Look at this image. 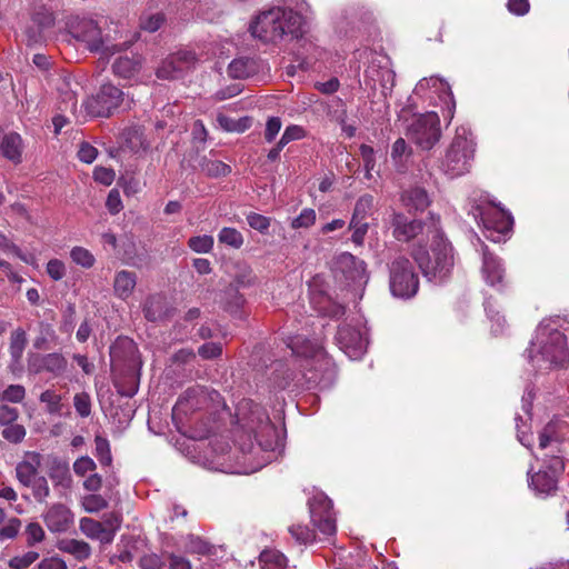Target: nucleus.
I'll use <instances>...</instances> for the list:
<instances>
[{"instance_id": "e2e57ef3", "label": "nucleus", "mask_w": 569, "mask_h": 569, "mask_svg": "<svg viewBox=\"0 0 569 569\" xmlns=\"http://www.w3.org/2000/svg\"><path fill=\"white\" fill-rule=\"evenodd\" d=\"M82 506L87 512L94 513L108 506V501L100 495L91 493L83 498Z\"/></svg>"}, {"instance_id": "cd10ccee", "label": "nucleus", "mask_w": 569, "mask_h": 569, "mask_svg": "<svg viewBox=\"0 0 569 569\" xmlns=\"http://www.w3.org/2000/svg\"><path fill=\"white\" fill-rule=\"evenodd\" d=\"M57 548L63 553L71 555L78 561H86L92 555V549L88 542L73 538L59 540Z\"/></svg>"}, {"instance_id": "6ab92c4d", "label": "nucleus", "mask_w": 569, "mask_h": 569, "mask_svg": "<svg viewBox=\"0 0 569 569\" xmlns=\"http://www.w3.org/2000/svg\"><path fill=\"white\" fill-rule=\"evenodd\" d=\"M197 63L196 53L190 50H178L168 56L157 69V77L160 79H179L194 68Z\"/></svg>"}, {"instance_id": "8fccbe9b", "label": "nucleus", "mask_w": 569, "mask_h": 569, "mask_svg": "<svg viewBox=\"0 0 569 569\" xmlns=\"http://www.w3.org/2000/svg\"><path fill=\"white\" fill-rule=\"evenodd\" d=\"M96 457L102 466H110L112 461L110 443L107 438L102 436H96Z\"/></svg>"}, {"instance_id": "423d86ee", "label": "nucleus", "mask_w": 569, "mask_h": 569, "mask_svg": "<svg viewBox=\"0 0 569 569\" xmlns=\"http://www.w3.org/2000/svg\"><path fill=\"white\" fill-rule=\"evenodd\" d=\"M560 438L557 435V423L549 422L539 435V449H550L546 453L541 468L537 472L528 470L529 488L540 497H548L556 492L558 477L562 472L565 463L560 453Z\"/></svg>"}, {"instance_id": "de8ad7c7", "label": "nucleus", "mask_w": 569, "mask_h": 569, "mask_svg": "<svg viewBox=\"0 0 569 569\" xmlns=\"http://www.w3.org/2000/svg\"><path fill=\"white\" fill-rule=\"evenodd\" d=\"M136 546L131 538L121 540V549L118 553L111 556L110 562L112 565L117 562H130L134 558Z\"/></svg>"}, {"instance_id": "3c124183", "label": "nucleus", "mask_w": 569, "mask_h": 569, "mask_svg": "<svg viewBox=\"0 0 569 569\" xmlns=\"http://www.w3.org/2000/svg\"><path fill=\"white\" fill-rule=\"evenodd\" d=\"M349 229L352 231V243L357 247H362L369 229V223L362 220L350 219Z\"/></svg>"}, {"instance_id": "9b49d317", "label": "nucleus", "mask_w": 569, "mask_h": 569, "mask_svg": "<svg viewBox=\"0 0 569 569\" xmlns=\"http://www.w3.org/2000/svg\"><path fill=\"white\" fill-rule=\"evenodd\" d=\"M413 94L423 101H428L429 104H440L443 118L448 123L451 122L455 116L456 101L451 88L445 79L438 76L422 78L416 84Z\"/></svg>"}, {"instance_id": "5701e85b", "label": "nucleus", "mask_w": 569, "mask_h": 569, "mask_svg": "<svg viewBox=\"0 0 569 569\" xmlns=\"http://www.w3.org/2000/svg\"><path fill=\"white\" fill-rule=\"evenodd\" d=\"M114 527L111 523L106 527L92 518L84 517L80 519L79 529L89 539L98 540L101 543H111L119 527L118 518H114Z\"/></svg>"}, {"instance_id": "412c9836", "label": "nucleus", "mask_w": 569, "mask_h": 569, "mask_svg": "<svg viewBox=\"0 0 569 569\" xmlns=\"http://www.w3.org/2000/svg\"><path fill=\"white\" fill-rule=\"evenodd\" d=\"M41 517L46 527L52 533L67 532L74 522L73 512L66 505L60 502L52 503L48 507Z\"/></svg>"}, {"instance_id": "f257e3e1", "label": "nucleus", "mask_w": 569, "mask_h": 569, "mask_svg": "<svg viewBox=\"0 0 569 569\" xmlns=\"http://www.w3.org/2000/svg\"><path fill=\"white\" fill-rule=\"evenodd\" d=\"M240 430L237 433L238 455L232 460L227 443H214L212 458H204L207 469L226 473L250 475L277 460L284 445L269 415L250 399L241 400L236 411Z\"/></svg>"}, {"instance_id": "49530a36", "label": "nucleus", "mask_w": 569, "mask_h": 569, "mask_svg": "<svg viewBox=\"0 0 569 569\" xmlns=\"http://www.w3.org/2000/svg\"><path fill=\"white\" fill-rule=\"evenodd\" d=\"M30 482L31 485H26L24 487L31 488L34 500L39 503L46 502L50 496V488L47 479L43 476H40Z\"/></svg>"}, {"instance_id": "ddd939ff", "label": "nucleus", "mask_w": 569, "mask_h": 569, "mask_svg": "<svg viewBox=\"0 0 569 569\" xmlns=\"http://www.w3.org/2000/svg\"><path fill=\"white\" fill-rule=\"evenodd\" d=\"M220 402L221 396L218 391L202 386L190 387L179 396L172 409V419L181 422L183 417L198 410L216 409Z\"/></svg>"}, {"instance_id": "1a4fd4ad", "label": "nucleus", "mask_w": 569, "mask_h": 569, "mask_svg": "<svg viewBox=\"0 0 569 569\" xmlns=\"http://www.w3.org/2000/svg\"><path fill=\"white\" fill-rule=\"evenodd\" d=\"M475 152L476 140L470 128L467 126L458 127L441 160V171L451 179L463 176L471 168Z\"/></svg>"}, {"instance_id": "a211bd4d", "label": "nucleus", "mask_w": 569, "mask_h": 569, "mask_svg": "<svg viewBox=\"0 0 569 569\" xmlns=\"http://www.w3.org/2000/svg\"><path fill=\"white\" fill-rule=\"evenodd\" d=\"M310 518L313 526L325 536L332 537L337 532L336 516L332 501L319 491L309 499Z\"/></svg>"}, {"instance_id": "37998d69", "label": "nucleus", "mask_w": 569, "mask_h": 569, "mask_svg": "<svg viewBox=\"0 0 569 569\" xmlns=\"http://www.w3.org/2000/svg\"><path fill=\"white\" fill-rule=\"evenodd\" d=\"M213 246L214 239L210 234L194 236L188 240V247L196 253H209Z\"/></svg>"}, {"instance_id": "69168bd1", "label": "nucleus", "mask_w": 569, "mask_h": 569, "mask_svg": "<svg viewBox=\"0 0 569 569\" xmlns=\"http://www.w3.org/2000/svg\"><path fill=\"white\" fill-rule=\"evenodd\" d=\"M163 22H164V17L162 13H159V12L151 13V14H143L140 18L141 29L149 31V32H154L158 29H160V27L162 26Z\"/></svg>"}, {"instance_id": "393cba45", "label": "nucleus", "mask_w": 569, "mask_h": 569, "mask_svg": "<svg viewBox=\"0 0 569 569\" xmlns=\"http://www.w3.org/2000/svg\"><path fill=\"white\" fill-rule=\"evenodd\" d=\"M42 456L36 451H27L20 462L16 466V477L22 485H31L30 481L34 480L39 476V469L41 467Z\"/></svg>"}, {"instance_id": "a19ab883", "label": "nucleus", "mask_w": 569, "mask_h": 569, "mask_svg": "<svg viewBox=\"0 0 569 569\" xmlns=\"http://www.w3.org/2000/svg\"><path fill=\"white\" fill-rule=\"evenodd\" d=\"M27 346V335L26 331L22 328L16 329L10 337V355L11 358L16 361H18L24 351V348Z\"/></svg>"}, {"instance_id": "f8f14e48", "label": "nucleus", "mask_w": 569, "mask_h": 569, "mask_svg": "<svg viewBox=\"0 0 569 569\" xmlns=\"http://www.w3.org/2000/svg\"><path fill=\"white\" fill-rule=\"evenodd\" d=\"M388 269L391 295L402 300L413 298L419 290V276L412 262L408 258L399 256L388 264Z\"/></svg>"}, {"instance_id": "39448f33", "label": "nucleus", "mask_w": 569, "mask_h": 569, "mask_svg": "<svg viewBox=\"0 0 569 569\" xmlns=\"http://www.w3.org/2000/svg\"><path fill=\"white\" fill-rule=\"evenodd\" d=\"M70 28L72 36L90 51L106 57L127 49L136 38V33L130 36L123 26L112 21L106 31H102L100 22L90 18L76 19Z\"/></svg>"}, {"instance_id": "bf43d9fd", "label": "nucleus", "mask_w": 569, "mask_h": 569, "mask_svg": "<svg viewBox=\"0 0 569 569\" xmlns=\"http://www.w3.org/2000/svg\"><path fill=\"white\" fill-rule=\"evenodd\" d=\"M2 437L12 443H19L26 437V429L22 425L12 422L4 426V429L2 430Z\"/></svg>"}, {"instance_id": "052dcab7", "label": "nucleus", "mask_w": 569, "mask_h": 569, "mask_svg": "<svg viewBox=\"0 0 569 569\" xmlns=\"http://www.w3.org/2000/svg\"><path fill=\"white\" fill-rule=\"evenodd\" d=\"M316 211L311 208H305L299 216L291 221L292 229L309 228L316 222Z\"/></svg>"}, {"instance_id": "2eb2a0df", "label": "nucleus", "mask_w": 569, "mask_h": 569, "mask_svg": "<svg viewBox=\"0 0 569 569\" xmlns=\"http://www.w3.org/2000/svg\"><path fill=\"white\" fill-rule=\"evenodd\" d=\"M406 134L421 150H431L442 136L438 113L429 111L419 114L407 128Z\"/></svg>"}, {"instance_id": "5fc2aeb1", "label": "nucleus", "mask_w": 569, "mask_h": 569, "mask_svg": "<svg viewBox=\"0 0 569 569\" xmlns=\"http://www.w3.org/2000/svg\"><path fill=\"white\" fill-rule=\"evenodd\" d=\"M26 542L29 547L40 543L46 538V532L40 523L32 521L24 529Z\"/></svg>"}, {"instance_id": "c85d7f7f", "label": "nucleus", "mask_w": 569, "mask_h": 569, "mask_svg": "<svg viewBox=\"0 0 569 569\" xmlns=\"http://www.w3.org/2000/svg\"><path fill=\"white\" fill-rule=\"evenodd\" d=\"M286 13L288 18L291 16L296 18L297 28L303 33L305 17L310 11V4L307 0H281V4L277 6Z\"/></svg>"}, {"instance_id": "7c9ffc66", "label": "nucleus", "mask_w": 569, "mask_h": 569, "mask_svg": "<svg viewBox=\"0 0 569 569\" xmlns=\"http://www.w3.org/2000/svg\"><path fill=\"white\" fill-rule=\"evenodd\" d=\"M141 68V60L139 57H119L112 64L116 76L123 79L133 78Z\"/></svg>"}, {"instance_id": "0e129e2a", "label": "nucleus", "mask_w": 569, "mask_h": 569, "mask_svg": "<svg viewBox=\"0 0 569 569\" xmlns=\"http://www.w3.org/2000/svg\"><path fill=\"white\" fill-rule=\"evenodd\" d=\"M73 406L77 411V413L82 417L87 418L91 413V399L90 396L87 392H80L74 395L73 397Z\"/></svg>"}, {"instance_id": "c03bdc74", "label": "nucleus", "mask_w": 569, "mask_h": 569, "mask_svg": "<svg viewBox=\"0 0 569 569\" xmlns=\"http://www.w3.org/2000/svg\"><path fill=\"white\" fill-rule=\"evenodd\" d=\"M39 400L41 403H44L47 407V412L50 415H58L61 412L62 409V398L60 395H58L54 390L47 389L44 390L40 397Z\"/></svg>"}, {"instance_id": "c9c22d12", "label": "nucleus", "mask_w": 569, "mask_h": 569, "mask_svg": "<svg viewBox=\"0 0 569 569\" xmlns=\"http://www.w3.org/2000/svg\"><path fill=\"white\" fill-rule=\"evenodd\" d=\"M226 309L234 317L242 316V307L246 302L238 287L230 286L224 292Z\"/></svg>"}, {"instance_id": "603ef678", "label": "nucleus", "mask_w": 569, "mask_h": 569, "mask_svg": "<svg viewBox=\"0 0 569 569\" xmlns=\"http://www.w3.org/2000/svg\"><path fill=\"white\" fill-rule=\"evenodd\" d=\"M247 222L249 227L253 230H257L261 234H267L269 231V228L271 226V218L257 213V212H249L246 217Z\"/></svg>"}, {"instance_id": "13d9d810", "label": "nucleus", "mask_w": 569, "mask_h": 569, "mask_svg": "<svg viewBox=\"0 0 569 569\" xmlns=\"http://www.w3.org/2000/svg\"><path fill=\"white\" fill-rule=\"evenodd\" d=\"M39 553L37 551H27L23 555L12 557L8 566L10 569H27L29 568L36 560H38Z\"/></svg>"}, {"instance_id": "774afa93", "label": "nucleus", "mask_w": 569, "mask_h": 569, "mask_svg": "<svg viewBox=\"0 0 569 569\" xmlns=\"http://www.w3.org/2000/svg\"><path fill=\"white\" fill-rule=\"evenodd\" d=\"M289 531L299 543L307 545L315 538L313 531L310 530L307 526L295 525L289 528Z\"/></svg>"}, {"instance_id": "864d4df0", "label": "nucleus", "mask_w": 569, "mask_h": 569, "mask_svg": "<svg viewBox=\"0 0 569 569\" xmlns=\"http://www.w3.org/2000/svg\"><path fill=\"white\" fill-rule=\"evenodd\" d=\"M411 156V148L403 138H398L391 148V158L396 164L403 163Z\"/></svg>"}, {"instance_id": "a18cd8bd", "label": "nucleus", "mask_w": 569, "mask_h": 569, "mask_svg": "<svg viewBox=\"0 0 569 569\" xmlns=\"http://www.w3.org/2000/svg\"><path fill=\"white\" fill-rule=\"evenodd\" d=\"M127 147L134 153L147 151L149 143L139 129H131L126 133Z\"/></svg>"}, {"instance_id": "7ed1b4c3", "label": "nucleus", "mask_w": 569, "mask_h": 569, "mask_svg": "<svg viewBox=\"0 0 569 569\" xmlns=\"http://www.w3.org/2000/svg\"><path fill=\"white\" fill-rule=\"evenodd\" d=\"M427 242V246L412 243L410 254L427 281L442 284L452 273L456 262L455 249L436 223L428 227Z\"/></svg>"}, {"instance_id": "a878e982", "label": "nucleus", "mask_w": 569, "mask_h": 569, "mask_svg": "<svg viewBox=\"0 0 569 569\" xmlns=\"http://www.w3.org/2000/svg\"><path fill=\"white\" fill-rule=\"evenodd\" d=\"M23 143L20 134L16 132L3 133L0 130V154L13 163L22 160Z\"/></svg>"}, {"instance_id": "4468645a", "label": "nucleus", "mask_w": 569, "mask_h": 569, "mask_svg": "<svg viewBox=\"0 0 569 569\" xmlns=\"http://www.w3.org/2000/svg\"><path fill=\"white\" fill-rule=\"evenodd\" d=\"M337 345L351 360L360 359L367 351L368 329L361 317L339 327L336 336Z\"/></svg>"}, {"instance_id": "b1692460", "label": "nucleus", "mask_w": 569, "mask_h": 569, "mask_svg": "<svg viewBox=\"0 0 569 569\" xmlns=\"http://www.w3.org/2000/svg\"><path fill=\"white\" fill-rule=\"evenodd\" d=\"M264 61L258 57L241 56L228 66V73L234 79L253 77L264 68Z\"/></svg>"}, {"instance_id": "dca6fc26", "label": "nucleus", "mask_w": 569, "mask_h": 569, "mask_svg": "<svg viewBox=\"0 0 569 569\" xmlns=\"http://www.w3.org/2000/svg\"><path fill=\"white\" fill-rule=\"evenodd\" d=\"M335 274L347 287L362 288L369 280L366 262L350 252H341L335 259Z\"/></svg>"}, {"instance_id": "58836bf2", "label": "nucleus", "mask_w": 569, "mask_h": 569, "mask_svg": "<svg viewBox=\"0 0 569 569\" xmlns=\"http://www.w3.org/2000/svg\"><path fill=\"white\" fill-rule=\"evenodd\" d=\"M217 122L227 132H244L250 127V119L247 117L232 119L224 114H218Z\"/></svg>"}, {"instance_id": "338daca9", "label": "nucleus", "mask_w": 569, "mask_h": 569, "mask_svg": "<svg viewBox=\"0 0 569 569\" xmlns=\"http://www.w3.org/2000/svg\"><path fill=\"white\" fill-rule=\"evenodd\" d=\"M21 528V520L18 518H10L1 528H0V541L14 539Z\"/></svg>"}, {"instance_id": "aec40b11", "label": "nucleus", "mask_w": 569, "mask_h": 569, "mask_svg": "<svg viewBox=\"0 0 569 569\" xmlns=\"http://www.w3.org/2000/svg\"><path fill=\"white\" fill-rule=\"evenodd\" d=\"M392 236L401 242L416 241L421 243L427 240L428 228L425 229L420 220L409 219L403 213H393L392 221Z\"/></svg>"}, {"instance_id": "20e7f679", "label": "nucleus", "mask_w": 569, "mask_h": 569, "mask_svg": "<svg viewBox=\"0 0 569 569\" xmlns=\"http://www.w3.org/2000/svg\"><path fill=\"white\" fill-rule=\"evenodd\" d=\"M526 353L539 371L565 368L569 363L567 338L551 321H542L538 326Z\"/></svg>"}, {"instance_id": "4be33fe9", "label": "nucleus", "mask_w": 569, "mask_h": 569, "mask_svg": "<svg viewBox=\"0 0 569 569\" xmlns=\"http://www.w3.org/2000/svg\"><path fill=\"white\" fill-rule=\"evenodd\" d=\"M482 277L490 287L502 290L505 288V267L500 258L482 248Z\"/></svg>"}, {"instance_id": "0eeeda50", "label": "nucleus", "mask_w": 569, "mask_h": 569, "mask_svg": "<svg viewBox=\"0 0 569 569\" xmlns=\"http://www.w3.org/2000/svg\"><path fill=\"white\" fill-rule=\"evenodd\" d=\"M295 19L291 16L287 18L280 8L273 6L257 12L248 24V31L253 39L263 43L299 40L303 33L297 28Z\"/></svg>"}, {"instance_id": "79ce46f5", "label": "nucleus", "mask_w": 569, "mask_h": 569, "mask_svg": "<svg viewBox=\"0 0 569 569\" xmlns=\"http://www.w3.org/2000/svg\"><path fill=\"white\" fill-rule=\"evenodd\" d=\"M485 310L491 322V331L493 335H501L506 329V319L493 306L489 299L485 301Z\"/></svg>"}, {"instance_id": "6e6552de", "label": "nucleus", "mask_w": 569, "mask_h": 569, "mask_svg": "<svg viewBox=\"0 0 569 569\" xmlns=\"http://www.w3.org/2000/svg\"><path fill=\"white\" fill-rule=\"evenodd\" d=\"M470 214L482 227L485 237L492 242L505 240L513 227L511 212L495 202L488 193L481 192L478 198H473Z\"/></svg>"}, {"instance_id": "e433bc0d", "label": "nucleus", "mask_w": 569, "mask_h": 569, "mask_svg": "<svg viewBox=\"0 0 569 569\" xmlns=\"http://www.w3.org/2000/svg\"><path fill=\"white\" fill-rule=\"evenodd\" d=\"M218 241L232 249H240L243 246L244 238L238 229L223 227L218 233Z\"/></svg>"}, {"instance_id": "6e6d98bb", "label": "nucleus", "mask_w": 569, "mask_h": 569, "mask_svg": "<svg viewBox=\"0 0 569 569\" xmlns=\"http://www.w3.org/2000/svg\"><path fill=\"white\" fill-rule=\"evenodd\" d=\"M50 478L56 485L62 487H69L71 482V476L69 472V466L67 462H58L50 471Z\"/></svg>"}, {"instance_id": "680f3d73", "label": "nucleus", "mask_w": 569, "mask_h": 569, "mask_svg": "<svg viewBox=\"0 0 569 569\" xmlns=\"http://www.w3.org/2000/svg\"><path fill=\"white\" fill-rule=\"evenodd\" d=\"M306 136H307V132L303 127L298 126V124H290L284 129L279 141H280L281 146L286 147L291 141L301 140Z\"/></svg>"}, {"instance_id": "4c0bfd02", "label": "nucleus", "mask_w": 569, "mask_h": 569, "mask_svg": "<svg viewBox=\"0 0 569 569\" xmlns=\"http://www.w3.org/2000/svg\"><path fill=\"white\" fill-rule=\"evenodd\" d=\"M375 199L371 194H363L356 201L351 219L367 221L373 213Z\"/></svg>"}, {"instance_id": "473e14b6", "label": "nucleus", "mask_w": 569, "mask_h": 569, "mask_svg": "<svg viewBox=\"0 0 569 569\" xmlns=\"http://www.w3.org/2000/svg\"><path fill=\"white\" fill-rule=\"evenodd\" d=\"M41 361L43 363L44 371L54 377L61 376L68 367L66 357L59 352L42 355Z\"/></svg>"}, {"instance_id": "2f4dec72", "label": "nucleus", "mask_w": 569, "mask_h": 569, "mask_svg": "<svg viewBox=\"0 0 569 569\" xmlns=\"http://www.w3.org/2000/svg\"><path fill=\"white\" fill-rule=\"evenodd\" d=\"M142 311L144 318L149 321H159L166 316L164 298L161 295H150L147 297Z\"/></svg>"}, {"instance_id": "72a5a7b5", "label": "nucleus", "mask_w": 569, "mask_h": 569, "mask_svg": "<svg viewBox=\"0 0 569 569\" xmlns=\"http://www.w3.org/2000/svg\"><path fill=\"white\" fill-rule=\"evenodd\" d=\"M260 566L261 569H284L287 558L279 550L267 549L260 553Z\"/></svg>"}, {"instance_id": "4d7b16f0", "label": "nucleus", "mask_w": 569, "mask_h": 569, "mask_svg": "<svg viewBox=\"0 0 569 569\" xmlns=\"http://www.w3.org/2000/svg\"><path fill=\"white\" fill-rule=\"evenodd\" d=\"M26 397V389L22 385H10L0 392V401L20 403Z\"/></svg>"}, {"instance_id": "ea45409f", "label": "nucleus", "mask_w": 569, "mask_h": 569, "mask_svg": "<svg viewBox=\"0 0 569 569\" xmlns=\"http://www.w3.org/2000/svg\"><path fill=\"white\" fill-rule=\"evenodd\" d=\"M70 259L73 263L84 269H90L96 263V257L93 253L81 246H76L70 250Z\"/></svg>"}, {"instance_id": "f704fd0d", "label": "nucleus", "mask_w": 569, "mask_h": 569, "mask_svg": "<svg viewBox=\"0 0 569 569\" xmlns=\"http://www.w3.org/2000/svg\"><path fill=\"white\" fill-rule=\"evenodd\" d=\"M201 171L209 178L226 177L231 172V167L220 160L202 159Z\"/></svg>"}, {"instance_id": "f3484780", "label": "nucleus", "mask_w": 569, "mask_h": 569, "mask_svg": "<svg viewBox=\"0 0 569 569\" xmlns=\"http://www.w3.org/2000/svg\"><path fill=\"white\" fill-rule=\"evenodd\" d=\"M124 102V92L111 84H102L99 91L87 99L84 108L92 117H110Z\"/></svg>"}, {"instance_id": "c756f323", "label": "nucleus", "mask_w": 569, "mask_h": 569, "mask_svg": "<svg viewBox=\"0 0 569 569\" xmlns=\"http://www.w3.org/2000/svg\"><path fill=\"white\" fill-rule=\"evenodd\" d=\"M401 201L410 210L423 211L430 204V198L426 189L412 187L405 190L401 194Z\"/></svg>"}, {"instance_id": "9d476101", "label": "nucleus", "mask_w": 569, "mask_h": 569, "mask_svg": "<svg viewBox=\"0 0 569 569\" xmlns=\"http://www.w3.org/2000/svg\"><path fill=\"white\" fill-rule=\"evenodd\" d=\"M357 56L363 59L366 69L363 72V84L375 94L378 90L382 97L391 93L395 86V72L386 54L378 53L370 49L358 50Z\"/></svg>"}, {"instance_id": "bb28decb", "label": "nucleus", "mask_w": 569, "mask_h": 569, "mask_svg": "<svg viewBox=\"0 0 569 569\" xmlns=\"http://www.w3.org/2000/svg\"><path fill=\"white\" fill-rule=\"evenodd\" d=\"M137 286V274L129 270H119L113 279V293L114 296L127 301L133 293Z\"/></svg>"}, {"instance_id": "f03ea898", "label": "nucleus", "mask_w": 569, "mask_h": 569, "mask_svg": "<svg viewBox=\"0 0 569 569\" xmlns=\"http://www.w3.org/2000/svg\"><path fill=\"white\" fill-rule=\"evenodd\" d=\"M287 347L296 357V361L300 367L301 377H282L276 376L272 385L276 389H287L291 381L297 379V383L305 380L308 388H329L336 379V367L332 359L323 350L321 339L319 337L308 338L303 333H297L288 337Z\"/></svg>"}, {"instance_id": "09e8293b", "label": "nucleus", "mask_w": 569, "mask_h": 569, "mask_svg": "<svg viewBox=\"0 0 569 569\" xmlns=\"http://www.w3.org/2000/svg\"><path fill=\"white\" fill-rule=\"evenodd\" d=\"M57 339L56 331L53 327L48 322H40L39 325V336L33 341V347L36 349H46L48 342L54 341Z\"/></svg>"}]
</instances>
